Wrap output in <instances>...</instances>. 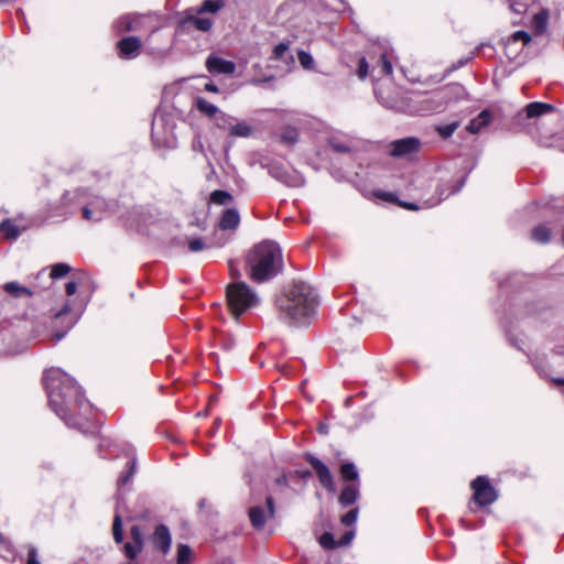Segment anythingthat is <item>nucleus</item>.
<instances>
[{
	"label": "nucleus",
	"instance_id": "6e6552de",
	"mask_svg": "<svg viewBox=\"0 0 564 564\" xmlns=\"http://www.w3.org/2000/svg\"><path fill=\"white\" fill-rule=\"evenodd\" d=\"M268 512L264 511L262 506H253L249 509V519L252 527L257 530H261L268 518H273L275 514V506L272 497H268L265 500Z\"/></svg>",
	"mask_w": 564,
	"mask_h": 564
},
{
	"label": "nucleus",
	"instance_id": "2f4dec72",
	"mask_svg": "<svg viewBox=\"0 0 564 564\" xmlns=\"http://www.w3.org/2000/svg\"><path fill=\"white\" fill-rule=\"evenodd\" d=\"M0 555L6 560H12L14 557L13 549L1 534H0Z\"/></svg>",
	"mask_w": 564,
	"mask_h": 564
},
{
	"label": "nucleus",
	"instance_id": "b1692460",
	"mask_svg": "<svg viewBox=\"0 0 564 564\" xmlns=\"http://www.w3.org/2000/svg\"><path fill=\"white\" fill-rule=\"evenodd\" d=\"M273 58L282 59L285 63H294V57L289 53V44L284 42L274 46Z\"/></svg>",
	"mask_w": 564,
	"mask_h": 564
},
{
	"label": "nucleus",
	"instance_id": "de8ad7c7",
	"mask_svg": "<svg viewBox=\"0 0 564 564\" xmlns=\"http://www.w3.org/2000/svg\"><path fill=\"white\" fill-rule=\"evenodd\" d=\"M512 41L513 42L521 41L523 43V45H527L528 43L531 42V35L525 31H517L512 35Z\"/></svg>",
	"mask_w": 564,
	"mask_h": 564
},
{
	"label": "nucleus",
	"instance_id": "9b49d317",
	"mask_svg": "<svg viewBox=\"0 0 564 564\" xmlns=\"http://www.w3.org/2000/svg\"><path fill=\"white\" fill-rule=\"evenodd\" d=\"M205 66L212 74L231 75L236 70V65L234 62L224 59L213 54L206 58Z\"/></svg>",
	"mask_w": 564,
	"mask_h": 564
},
{
	"label": "nucleus",
	"instance_id": "79ce46f5",
	"mask_svg": "<svg viewBox=\"0 0 564 564\" xmlns=\"http://www.w3.org/2000/svg\"><path fill=\"white\" fill-rule=\"evenodd\" d=\"M299 62L305 69H312L314 66V59L312 55L305 51L299 52Z\"/></svg>",
	"mask_w": 564,
	"mask_h": 564
},
{
	"label": "nucleus",
	"instance_id": "680f3d73",
	"mask_svg": "<svg viewBox=\"0 0 564 564\" xmlns=\"http://www.w3.org/2000/svg\"><path fill=\"white\" fill-rule=\"evenodd\" d=\"M205 90H207L209 93H218L219 91L218 87L213 83L205 84Z\"/></svg>",
	"mask_w": 564,
	"mask_h": 564
},
{
	"label": "nucleus",
	"instance_id": "a18cd8bd",
	"mask_svg": "<svg viewBox=\"0 0 564 564\" xmlns=\"http://www.w3.org/2000/svg\"><path fill=\"white\" fill-rule=\"evenodd\" d=\"M379 63H380V66H381V73L382 74H384V75H391L392 74V64L388 59V55H387L386 52H383L381 54Z\"/></svg>",
	"mask_w": 564,
	"mask_h": 564
},
{
	"label": "nucleus",
	"instance_id": "0e129e2a",
	"mask_svg": "<svg viewBox=\"0 0 564 564\" xmlns=\"http://www.w3.org/2000/svg\"><path fill=\"white\" fill-rule=\"evenodd\" d=\"M276 482H278L279 485H286V484H288L286 477H285V476L279 477V478L276 479Z\"/></svg>",
	"mask_w": 564,
	"mask_h": 564
},
{
	"label": "nucleus",
	"instance_id": "f03ea898",
	"mask_svg": "<svg viewBox=\"0 0 564 564\" xmlns=\"http://www.w3.org/2000/svg\"><path fill=\"white\" fill-rule=\"evenodd\" d=\"M316 291L305 282H294L275 301L279 312L294 325H305L317 307Z\"/></svg>",
	"mask_w": 564,
	"mask_h": 564
},
{
	"label": "nucleus",
	"instance_id": "c756f323",
	"mask_svg": "<svg viewBox=\"0 0 564 564\" xmlns=\"http://www.w3.org/2000/svg\"><path fill=\"white\" fill-rule=\"evenodd\" d=\"M192 560V550L186 544L177 546V564H189Z\"/></svg>",
	"mask_w": 564,
	"mask_h": 564
},
{
	"label": "nucleus",
	"instance_id": "ea45409f",
	"mask_svg": "<svg viewBox=\"0 0 564 564\" xmlns=\"http://www.w3.org/2000/svg\"><path fill=\"white\" fill-rule=\"evenodd\" d=\"M378 99L379 101L386 107V108H389V109H397V110H402V111H405L406 108L405 106L403 105L402 101H399V100H394V99H387V98H383L381 97L380 95H378Z\"/></svg>",
	"mask_w": 564,
	"mask_h": 564
},
{
	"label": "nucleus",
	"instance_id": "dca6fc26",
	"mask_svg": "<svg viewBox=\"0 0 564 564\" xmlns=\"http://www.w3.org/2000/svg\"><path fill=\"white\" fill-rule=\"evenodd\" d=\"M240 223V215L236 208H227L220 216L218 226L221 230H235Z\"/></svg>",
	"mask_w": 564,
	"mask_h": 564
},
{
	"label": "nucleus",
	"instance_id": "f257e3e1",
	"mask_svg": "<svg viewBox=\"0 0 564 564\" xmlns=\"http://www.w3.org/2000/svg\"><path fill=\"white\" fill-rule=\"evenodd\" d=\"M44 386L48 404L68 426L80 429L93 412V405L84 398L80 387L61 368L52 367L44 372Z\"/></svg>",
	"mask_w": 564,
	"mask_h": 564
},
{
	"label": "nucleus",
	"instance_id": "603ef678",
	"mask_svg": "<svg viewBox=\"0 0 564 564\" xmlns=\"http://www.w3.org/2000/svg\"><path fill=\"white\" fill-rule=\"evenodd\" d=\"M330 147L333 148L334 151L341 153L348 152L350 150V148L347 144L336 140L330 141Z\"/></svg>",
	"mask_w": 564,
	"mask_h": 564
},
{
	"label": "nucleus",
	"instance_id": "cd10ccee",
	"mask_svg": "<svg viewBox=\"0 0 564 564\" xmlns=\"http://www.w3.org/2000/svg\"><path fill=\"white\" fill-rule=\"evenodd\" d=\"M340 475L344 480H357L358 471L352 463H345L340 466Z\"/></svg>",
	"mask_w": 564,
	"mask_h": 564
},
{
	"label": "nucleus",
	"instance_id": "338daca9",
	"mask_svg": "<svg viewBox=\"0 0 564 564\" xmlns=\"http://www.w3.org/2000/svg\"><path fill=\"white\" fill-rule=\"evenodd\" d=\"M63 336H64L63 334H56L55 338H56V340H61L63 338Z\"/></svg>",
	"mask_w": 564,
	"mask_h": 564
},
{
	"label": "nucleus",
	"instance_id": "4be33fe9",
	"mask_svg": "<svg viewBox=\"0 0 564 564\" xmlns=\"http://www.w3.org/2000/svg\"><path fill=\"white\" fill-rule=\"evenodd\" d=\"M225 6L224 0H205L202 6L196 9L197 14L216 13Z\"/></svg>",
	"mask_w": 564,
	"mask_h": 564
},
{
	"label": "nucleus",
	"instance_id": "473e14b6",
	"mask_svg": "<svg viewBox=\"0 0 564 564\" xmlns=\"http://www.w3.org/2000/svg\"><path fill=\"white\" fill-rule=\"evenodd\" d=\"M70 271V267L66 263H56L52 267L51 270V278L52 279H59L66 275Z\"/></svg>",
	"mask_w": 564,
	"mask_h": 564
},
{
	"label": "nucleus",
	"instance_id": "e2e57ef3",
	"mask_svg": "<svg viewBox=\"0 0 564 564\" xmlns=\"http://www.w3.org/2000/svg\"><path fill=\"white\" fill-rule=\"evenodd\" d=\"M400 205L410 210H416L420 208L417 205L413 203H400Z\"/></svg>",
	"mask_w": 564,
	"mask_h": 564
},
{
	"label": "nucleus",
	"instance_id": "2eb2a0df",
	"mask_svg": "<svg viewBox=\"0 0 564 564\" xmlns=\"http://www.w3.org/2000/svg\"><path fill=\"white\" fill-rule=\"evenodd\" d=\"M143 17L137 14H127L116 22V29L119 32L139 31L141 30Z\"/></svg>",
	"mask_w": 564,
	"mask_h": 564
},
{
	"label": "nucleus",
	"instance_id": "c03bdc74",
	"mask_svg": "<svg viewBox=\"0 0 564 564\" xmlns=\"http://www.w3.org/2000/svg\"><path fill=\"white\" fill-rule=\"evenodd\" d=\"M358 512V508L351 509L341 517V523L345 525H352L357 521Z\"/></svg>",
	"mask_w": 564,
	"mask_h": 564
},
{
	"label": "nucleus",
	"instance_id": "f3484780",
	"mask_svg": "<svg viewBox=\"0 0 564 564\" xmlns=\"http://www.w3.org/2000/svg\"><path fill=\"white\" fill-rule=\"evenodd\" d=\"M492 119V113L490 110H482L476 118L470 120L468 126L466 127L467 131L476 134L479 133L485 127H487Z\"/></svg>",
	"mask_w": 564,
	"mask_h": 564
},
{
	"label": "nucleus",
	"instance_id": "5fc2aeb1",
	"mask_svg": "<svg viewBox=\"0 0 564 564\" xmlns=\"http://www.w3.org/2000/svg\"><path fill=\"white\" fill-rule=\"evenodd\" d=\"M28 564H41L37 558V551L33 546L29 549Z\"/></svg>",
	"mask_w": 564,
	"mask_h": 564
},
{
	"label": "nucleus",
	"instance_id": "7c9ffc66",
	"mask_svg": "<svg viewBox=\"0 0 564 564\" xmlns=\"http://www.w3.org/2000/svg\"><path fill=\"white\" fill-rule=\"evenodd\" d=\"M547 25V14L540 12L533 17V28L538 33H542Z\"/></svg>",
	"mask_w": 564,
	"mask_h": 564
},
{
	"label": "nucleus",
	"instance_id": "e433bc0d",
	"mask_svg": "<svg viewBox=\"0 0 564 564\" xmlns=\"http://www.w3.org/2000/svg\"><path fill=\"white\" fill-rule=\"evenodd\" d=\"M297 139H299V132L294 128H285L283 130V132L281 133V140L284 143L293 144L297 141Z\"/></svg>",
	"mask_w": 564,
	"mask_h": 564
},
{
	"label": "nucleus",
	"instance_id": "c9c22d12",
	"mask_svg": "<svg viewBox=\"0 0 564 564\" xmlns=\"http://www.w3.org/2000/svg\"><path fill=\"white\" fill-rule=\"evenodd\" d=\"M338 541L334 539V535L329 532H325L319 538V544L327 550H333L338 547Z\"/></svg>",
	"mask_w": 564,
	"mask_h": 564
},
{
	"label": "nucleus",
	"instance_id": "774afa93",
	"mask_svg": "<svg viewBox=\"0 0 564 564\" xmlns=\"http://www.w3.org/2000/svg\"><path fill=\"white\" fill-rule=\"evenodd\" d=\"M511 8H512L516 12H521V10H520V9H518V7H514V8H513V6H511Z\"/></svg>",
	"mask_w": 564,
	"mask_h": 564
},
{
	"label": "nucleus",
	"instance_id": "c85d7f7f",
	"mask_svg": "<svg viewBox=\"0 0 564 564\" xmlns=\"http://www.w3.org/2000/svg\"><path fill=\"white\" fill-rule=\"evenodd\" d=\"M143 547H144L143 545H139L133 542H127L123 545V553H124L126 557L133 561L143 551Z\"/></svg>",
	"mask_w": 564,
	"mask_h": 564
},
{
	"label": "nucleus",
	"instance_id": "58836bf2",
	"mask_svg": "<svg viewBox=\"0 0 564 564\" xmlns=\"http://www.w3.org/2000/svg\"><path fill=\"white\" fill-rule=\"evenodd\" d=\"M457 128H458V122H452L448 124L438 126L436 128V131L443 139H447L455 132V130Z\"/></svg>",
	"mask_w": 564,
	"mask_h": 564
},
{
	"label": "nucleus",
	"instance_id": "3c124183",
	"mask_svg": "<svg viewBox=\"0 0 564 564\" xmlns=\"http://www.w3.org/2000/svg\"><path fill=\"white\" fill-rule=\"evenodd\" d=\"M355 538V531H347L337 542L338 546H345L351 543Z\"/></svg>",
	"mask_w": 564,
	"mask_h": 564
},
{
	"label": "nucleus",
	"instance_id": "49530a36",
	"mask_svg": "<svg viewBox=\"0 0 564 564\" xmlns=\"http://www.w3.org/2000/svg\"><path fill=\"white\" fill-rule=\"evenodd\" d=\"M271 173L274 177H276L278 180H280L282 183H285L286 185L289 186H296V185H300L301 182L300 180H296V181H291V178L285 174V173H280L275 170H271Z\"/></svg>",
	"mask_w": 564,
	"mask_h": 564
},
{
	"label": "nucleus",
	"instance_id": "4468645a",
	"mask_svg": "<svg viewBox=\"0 0 564 564\" xmlns=\"http://www.w3.org/2000/svg\"><path fill=\"white\" fill-rule=\"evenodd\" d=\"M196 9H188L183 19L184 25H193L196 30L207 32L212 29L214 21L209 18L199 17Z\"/></svg>",
	"mask_w": 564,
	"mask_h": 564
},
{
	"label": "nucleus",
	"instance_id": "f8f14e48",
	"mask_svg": "<svg viewBox=\"0 0 564 564\" xmlns=\"http://www.w3.org/2000/svg\"><path fill=\"white\" fill-rule=\"evenodd\" d=\"M151 541L155 549L161 551L163 554H167L172 544V538L167 527L164 524L156 525L151 536Z\"/></svg>",
	"mask_w": 564,
	"mask_h": 564
},
{
	"label": "nucleus",
	"instance_id": "37998d69",
	"mask_svg": "<svg viewBox=\"0 0 564 564\" xmlns=\"http://www.w3.org/2000/svg\"><path fill=\"white\" fill-rule=\"evenodd\" d=\"M130 536L133 543L144 546L143 533L138 525H133L130 529Z\"/></svg>",
	"mask_w": 564,
	"mask_h": 564
},
{
	"label": "nucleus",
	"instance_id": "a211bd4d",
	"mask_svg": "<svg viewBox=\"0 0 564 564\" xmlns=\"http://www.w3.org/2000/svg\"><path fill=\"white\" fill-rule=\"evenodd\" d=\"M253 131L254 129L249 122L235 119L229 135L236 138H248L252 135Z\"/></svg>",
	"mask_w": 564,
	"mask_h": 564
},
{
	"label": "nucleus",
	"instance_id": "bb28decb",
	"mask_svg": "<svg viewBox=\"0 0 564 564\" xmlns=\"http://www.w3.org/2000/svg\"><path fill=\"white\" fill-rule=\"evenodd\" d=\"M0 232L8 239H17L20 236V230L10 219L0 223Z\"/></svg>",
	"mask_w": 564,
	"mask_h": 564
},
{
	"label": "nucleus",
	"instance_id": "6ab92c4d",
	"mask_svg": "<svg viewBox=\"0 0 564 564\" xmlns=\"http://www.w3.org/2000/svg\"><path fill=\"white\" fill-rule=\"evenodd\" d=\"M359 497V489L356 485L346 486L339 495L338 501L343 507L354 505Z\"/></svg>",
	"mask_w": 564,
	"mask_h": 564
},
{
	"label": "nucleus",
	"instance_id": "72a5a7b5",
	"mask_svg": "<svg viewBox=\"0 0 564 564\" xmlns=\"http://www.w3.org/2000/svg\"><path fill=\"white\" fill-rule=\"evenodd\" d=\"M113 540L116 543L123 541L122 522L120 516H116L112 525Z\"/></svg>",
	"mask_w": 564,
	"mask_h": 564
},
{
	"label": "nucleus",
	"instance_id": "6e6d98bb",
	"mask_svg": "<svg viewBox=\"0 0 564 564\" xmlns=\"http://www.w3.org/2000/svg\"><path fill=\"white\" fill-rule=\"evenodd\" d=\"M228 267H229V274L232 279H239L241 276L240 271L235 267L232 260L229 261Z\"/></svg>",
	"mask_w": 564,
	"mask_h": 564
},
{
	"label": "nucleus",
	"instance_id": "ddd939ff",
	"mask_svg": "<svg viewBox=\"0 0 564 564\" xmlns=\"http://www.w3.org/2000/svg\"><path fill=\"white\" fill-rule=\"evenodd\" d=\"M121 58L132 59L140 54L141 41L135 36H128L117 44Z\"/></svg>",
	"mask_w": 564,
	"mask_h": 564
},
{
	"label": "nucleus",
	"instance_id": "9d476101",
	"mask_svg": "<svg viewBox=\"0 0 564 564\" xmlns=\"http://www.w3.org/2000/svg\"><path fill=\"white\" fill-rule=\"evenodd\" d=\"M463 184V181L458 182L457 184L449 181L441 183L436 188V196L425 200L422 207L431 208L438 205L445 198L457 193L462 188Z\"/></svg>",
	"mask_w": 564,
	"mask_h": 564
},
{
	"label": "nucleus",
	"instance_id": "39448f33",
	"mask_svg": "<svg viewBox=\"0 0 564 564\" xmlns=\"http://www.w3.org/2000/svg\"><path fill=\"white\" fill-rule=\"evenodd\" d=\"M226 295L228 307L236 319L259 304L257 293L242 281L228 284Z\"/></svg>",
	"mask_w": 564,
	"mask_h": 564
},
{
	"label": "nucleus",
	"instance_id": "a19ab883",
	"mask_svg": "<svg viewBox=\"0 0 564 564\" xmlns=\"http://www.w3.org/2000/svg\"><path fill=\"white\" fill-rule=\"evenodd\" d=\"M83 217L90 221H99L102 219L101 213H96L89 204L83 208Z\"/></svg>",
	"mask_w": 564,
	"mask_h": 564
},
{
	"label": "nucleus",
	"instance_id": "69168bd1",
	"mask_svg": "<svg viewBox=\"0 0 564 564\" xmlns=\"http://www.w3.org/2000/svg\"><path fill=\"white\" fill-rule=\"evenodd\" d=\"M554 382L558 383V384H563L564 386V379H554Z\"/></svg>",
	"mask_w": 564,
	"mask_h": 564
},
{
	"label": "nucleus",
	"instance_id": "864d4df0",
	"mask_svg": "<svg viewBox=\"0 0 564 564\" xmlns=\"http://www.w3.org/2000/svg\"><path fill=\"white\" fill-rule=\"evenodd\" d=\"M462 90H463L462 86L452 85V86H448L447 88L443 89L440 93V95H442V97H446L448 94H452V93L458 95Z\"/></svg>",
	"mask_w": 564,
	"mask_h": 564
},
{
	"label": "nucleus",
	"instance_id": "052dcab7",
	"mask_svg": "<svg viewBox=\"0 0 564 564\" xmlns=\"http://www.w3.org/2000/svg\"><path fill=\"white\" fill-rule=\"evenodd\" d=\"M70 311V306L68 303L64 305V307L55 314V317H62L63 315L67 314Z\"/></svg>",
	"mask_w": 564,
	"mask_h": 564
},
{
	"label": "nucleus",
	"instance_id": "13d9d810",
	"mask_svg": "<svg viewBox=\"0 0 564 564\" xmlns=\"http://www.w3.org/2000/svg\"><path fill=\"white\" fill-rule=\"evenodd\" d=\"M65 291H66V294H67V295H73V294H75V293H76V291H77V284H76V282H74V281H69L68 283H66Z\"/></svg>",
	"mask_w": 564,
	"mask_h": 564
},
{
	"label": "nucleus",
	"instance_id": "20e7f679",
	"mask_svg": "<svg viewBox=\"0 0 564 564\" xmlns=\"http://www.w3.org/2000/svg\"><path fill=\"white\" fill-rule=\"evenodd\" d=\"M553 110L554 107L551 104L540 101L527 105L524 109L525 113L513 111L510 107L507 109H498L496 107V122L498 121L505 129H513L522 126L528 118H535Z\"/></svg>",
	"mask_w": 564,
	"mask_h": 564
},
{
	"label": "nucleus",
	"instance_id": "5701e85b",
	"mask_svg": "<svg viewBox=\"0 0 564 564\" xmlns=\"http://www.w3.org/2000/svg\"><path fill=\"white\" fill-rule=\"evenodd\" d=\"M551 229L544 225H539L533 228L531 237L534 241L540 243H546L551 240Z\"/></svg>",
	"mask_w": 564,
	"mask_h": 564
},
{
	"label": "nucleus",
	"instance_id": "bf43d9fd",
	"mask_svg": "<svg viewBox=\"0 0 564 564\" xmlns=\"http://www.w3.org/2000/svg\"><path fill=\"white\" fill-rule=\"evenodd\" d=\"M152 138L159 144H165L166 143L165 141L161 140L160 137H159V132L156 131V120H154L153 126H152Z\"/></svg>",
	"mask_w": 564,
	"mask_h": 564
},
{
	"label": "nucleus",
	"instance_id": "8fccbe9b",
	"mask_svg": "<svg viewBox=\"0 0 564 564\" xmlns=\"http://www.w3.org/2000/svg\"><path fill=\"white\" fill-rule=\"evenodd\" d=\"M369 73V65L365 57L359 61L358 77L365 79Z\"/></svg>",
	"mask_w": 564,
	"mask_h": 564
},
{
	"label": "nucleus",
	"instance_id": "4d7b16f0",
	"mask_svg": "<svg viewBox=\"0 0 564 564\" xmlns=\"http://www.w3.org/2000/svg\"><path fill=\"white\" fill-rule=\"evenodd\" d=\"M376 197L387 200V202H393L394 195L392 193H386V192H376Z\"/></svg>",
	"mask_w": 564,
	"mask_h": 564
},
{
	"label": "nucleus",
	"instance_id": "aec40b11",
	"mask_svg": "<svg viewBox=\"0 0 564 564\" xmlns=\"http://www.w3.org/2000/svg\"><path fill=\"white\" fill-rule=\"evenodd\" d=\"M4 291L14 297H29L33 295V292L20 285L18 282H8L3 285Z\"/></svg>",
	"mask_w": 564,
	"mask_h": 564
},
{
	"label": "nucleus",
	"instance_id": "a878e982",
	"mask_svg": "<svg viewBox=\"0 0 564 564\" xmlns=\"http://www.w3.org/2000/svg\"><path fill=\"white\" fill-rule=\"evenodd\" d=\"M214 118H215V124L217 126L218 129L229 130V131H230V129L234 124V121L236 119L235 117H232L226 112H223L220 110Z\"/></svg>",
	"mask_w": 564,
	"mask_h": 564
},
{
	"label": "nucleus",
	"instance_id": "7ed1b4c3",
	"mask_svg": "<svg viewBox=\"0 0 564 564\" xmlns=\"http://www.w3.org/2000/svg\"><path fill=\"white\" fill-rule=\"evenodd\" d=\"M283 267L282 252L278 243L262 241L254 246L247 256V268L250 278L265 282L276 275Z\"/></svg>",
	"mask_w": 564,
	"mask_h": 564
},
{
	"label": "nucleus",
	"instance_id": "f704fd0d",
	"mask_svg": "<svg viewBox=\"0 0 564 564\" xmlns=\"http://www.w3.org/2000/svg\"><path fill=\"white\" fill-rule=\"evenodd\" d=\"M135 466H137V462H135V459L133 458V459H131V460L129 462V471H128V473H126V474H122V475L119 477V479H118V485H119L120 487L126 486V485H128V484H129V481L131 480L132 476H133V475H134V473H135Z\"/></svg>",
	"mask_w": 564,
	"mask_h": 564
},
{
	"label": "nucleus",
	"instance_id": "412c9836",
	"mask_svg": "<svg viewBox=\"0 0 564 564\" xmlns=\"http://www.w3.org/2000/svg\"><path fill=\"white\" fill-rule=\"evenodd\" d=\"M196 108L199 112L204 113L208 118H214L218 112L219 109L214 104L207 101L206 99L198 97L196 98Z\"/></svg>",
	"mask_w": 564,
	"mask_h": 564
},
{
	"label": "nucleus",
	"instance_id": "423d86ee",
	"mask_svg": "<svg viewBox=\"0 0 564 564\" xmlns=\"http://www.w3.org/2000/svg\"><path fill=\"white\" fill-rule=\"evenodd\" d=\"M470 488L473 490V505H469V509L471 511H475L476 508H482L488 505H490L494 501V489L490 485L489 478L485 476H478L475 478L471 484Z\"/></svg>",
	"mask_w": 564,
	"mask_h": 564
},
{
	"label": "nucleus",
	"instance_id": "1a4fd4ad",
	"mask_svg": "<svg viewBox=\"0 0 564 564\" xmlns=\"http://www.w3.org/2000/svg\"><path fill=\"white\" fill-rule=\"evenodd\" d=\"M305 458L314 468L322 486L329 491H334V480L328 467L321 459H318L312 454H307Z\"/></svg>",
	"mask_w": 564,
	"mask_h": 564
},
{
	"label": "nucleus",
	"instance_id": "4c0bfd02",
	"mask_svg": "<svg viewBox=\"0 0 564 564\" xmlns=\"http://www.w3.org/2000/svg\"><path fill=\"white\" fill-rule=\"evenodd\" d=\"M89 205L96 210V213H101L102 217L105 216V214L107 213V210L109 209V203L106 202L104 198L101 197H96L94 198Z\"/></svg>",
	"mask_w": 564,
	"mask_h": 564
},
{
	"label": "nucleus",
	"instance_id": "393cba45",
	"mask_svg": "<svg viewBox=\"0 0 564 564\" xmlns=\"http://www.w3.org/2000/svg\"><path fill=\"white\" fill-rule=\"evenodd\" d=\"M210 202L216 205L227 206L232 202V195L227 191L216 189L210 194Z\"/></svg>",
	"mask_w": 564,
	"mask_h": 564
},
{
	"label": "nucleus",
	"instance_id": "0eeeda50",
	"mask_svg": "<svg viewBox=\"0 0 564 564\" xmlns=\"http://www.w3.org/2000/svg\"><path fill=\"white\" fill-rule=\"evenodd\" d=\"M421 145V141L414 137L395 140L390 144V154L394 158H409L419 152Z\"/></svg>",
	"mask_w": 564,
	"mask_h": 564
},
{
	"label": "nucleus",
	"instance_id": "09e8293b",
	"mask_svg": "<svg viewBox=\"0 0 564 564\" xmlns=\"http://www.w3.org/2000/svg\"><path fill=\"white\" fill-rule=\"evenodd\" d=\"M205 247L206 246L200 238H193L188 240V248L192 252L202 251Z\"/></svg>",
	"mask_w": 564,
	"mask_h": 564
}]
</instances>
